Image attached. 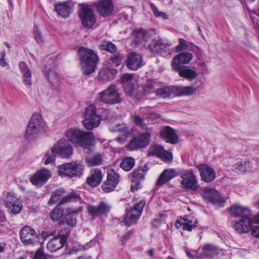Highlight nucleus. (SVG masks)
<instances>
[{
  "label": "nucleus",
  "instance_id": "f3484780",
  "mask_svg": "<svg viewBox=\"0 0 259 259\" xmlns=\"http://www.w3.org/2000/svg\"><path fill=\"white\" fill-rule=\"evenodd\" d=\"M51 177V172L46 168H42L34 173L30 177V181L33 185L40 187L44 185Z\"/></svg>",
  "mask_w": 259,
  "mask_h": 259
},
{
  "label": "nucleus",
  "instance_id": "864d4df0",
  "mask_svg": "<svg viewBox=\"0 0 259 259\" xmlns=\"http://www.w3.org/2000/svg\"><path fill=\"white\" fill-rule=\"evenodd\" d=\"M149 50L153 53L159 52V39L153 40L148 46Z\"/></svg>",
  "mask_w": 259,
  "mask_h": 259
},
{
  "label": "nucleus",
  "instance_id": "39448f33",
  "mask_svg": "<svg viewBox=\"0 0 259 259\" xmlns=\"http://www.w3.org/2000/svg\"><path fill=\"white\" fill-rule=\"evenodd\" d=\"M96 107L91 104L87 107L84 113V119L82 120V124L88 130H92L97 127L100 123L101 117L96 113Z\"/></svg>",
  "mask_w": 259,
  "mask_h": 259
},
{
  "label": "nucleus",
  "instance_id": "052dcab7",
  "mask_svg": "<svg viewBox=\"0 0 259 259\" xmlns=\"http://www.w3.org/2000/svg\"><path fill=\"white\" fill-rule=\"evenodd\" d=\"M122 59V58L121 56L119 55H114L111 57V61H112V64L115 65L116 66H118L120 64Z\"/></svg>",
  "mask_w": 259,
  "mask_h": 259
},
{
  "label": "nucleus",
  "instance_id": "13d9d810",
  "mask_svg": "<svg viewBox=\"0 0 259 259\" xmlns=\"http://www.w3.org/2000/svg\"><path fill=\"white\" fill-rule=\"evenodd\" d=\"M157 96H162V97H169V90L166 88H163L156 90Z\"/></svg>",
  "mask_w": 259,
  "mask_h": 259
},
{
  "label": "nucleus",
  "instance_id": "c03bdc74",
  "mask_svg": "<svg viewBox=\"0 0 259 259\" xmlns=\"http://www.w3.org/2000/svg\"><path fill=\"white\" fill-rule=\"evenodd\" d=\"M179 45L176 46V51L177 52H181L182 51L190 50L192 51L194 50V47L189 48L187 42L183 38H179Z\"/></svg>",
  "mask_w": 259,
  "mask_h": 259
},
{
  "label": "nucleus",
  "instance_id": "20e7f679",
  "mask_svg": "<svg viewBox=\"0 0 259 259\" xmlns=\"http://www.w3.org/2000/svg\"><path fill=\"white\" fill-rule=\"evenodd\" d=\"M45 123L39 113H34L27 126L25 136L28 140L35 137L44 128Z\"/></svg>",
  "mask_w": 259,
  "mask_h": 259
},
{
  "label": "nucleus",
  "instance_id": "9d476101",
  "mask_svg": "<svg viewBox=\"0 0 259 259\" xmlns=\"http://www.w3.org/2000/svg\"><path fill=\"white\" fill-rule=\"evenodd\" d=\"M59 174L62 177L68 176L72 178L81 174L83 169V166L76 162L67 163L59 166Z\"/></svg>",
  "mask_w": 259,
  "mask_h": 259
},
{
  "label": "nucleus",
  "instance_id": "2eb2a0df",
  "mask_svg": "<svg viewBox=\"0 0 259 259\" xmlns=\"http://www.w3.org/2000/svg\"><path fill=\"white\" fill-rule=\"evenodd\" d=\"M119 183V176L113 169L107 171V180L102 186L103 190L108 193L112 191Z\"/></svg>",
  "mask_w": 259,
  "mask_h": 259
},
{
  "label": "nucleus",
  "instance_id": "5fc2aeb1",
  "mask_svg": "<svg viewBox=\"0 0 259 259\" xmlns=\"http://www.w3.org/2000/svg\"><path fill=\"white\" fill-rule=\"evenodd\" d=\"M134 121L135 124L139 126L141 129L144 130L148 128L146 125L144 123L143 119L139 115H135L133 117Z\"/></svg>",
  "mask_w": 259,
  "mask_h": 259
},
{
  "label": "nucleus",
  "instance_id": "de8ad7c7",
  "mask_svg": "<svg viewBox=\"0 0 259 259\" xmlns=\"http://www.w3.org/2000/svg\"><path fill=\"white\" fill-rule=\"evenodd\" d=\"M58 155L57 152H52V148L50 151H48L45 154L44 164L48 165L54 162L55 160L56 156Z\"/></svg>",
  "mask_w": 259,
  "mask_h": 259
},
{
  "label": "nucleus",
  "instance_id": "c9c22d12",
  "mask_svg": "<svg viewBox=\"0 0 259 259\" xmlns=\"http://www.w3.org/2000/svg\"><path fill=\"white\" fill-rule=\"evenodd\" d=\"M116 73V69L105 67L100 71L99 78L103 81H108L113 79Z\"/></svg>",
  "mask_w": 259,
  "mask_h": 259
},
{
  "label": "nucleus",
  "instance_id": "423d86ee",
  "mask_svg": "<svg viewBox=\"0 0 259 259\" xmlns=\"http://www.w3.org/2000/svg\"><path fill=\"white\" fill-rule=\"evenodd\" d=\"M151 133V130L147 128L145 133L133 138L126 146V149L133 151L146 147L150 143Z\"/></svg>",
  "mask_w": 259,
  "mask_h": 259
},
{
  "label": "nucleus",
  "instance_id": "680f3d73",
  "mask_svg": "<svg viewBox=\"0 0 259 259\" xmlns=\"http://www.w3.org/2000/svg\"><path fill=\"white\" fill-rule=\"evenodd\" d=\"M129 136H126V135H121L120 136H117L116 139H115V140L117 142H118V143L120 144H123L125 143L126 140V138L128 137Z\"/></svg>",
  "mask_w": 259,
  "mask_h": 259
},
{
  "label": "nucleus",
  "instance_id": "bf43d9fd",
  "mask_svg": "<svg viewBox=\"0 0 259 259\" xmlns=\"http://www.w3.org/2000/svg\"><path fill=\"white\" fill-rule=\"evenodd\" d=\"M33 259H47V257L42 250L39 248L35 252Z\"/></svg>",
  "mask_w": 259,
  "mask_h": 259
},
{
  "label": "nucleus",
  "instance_id": "7c9ffc66",
  "mask_svg": "<svg viewBox=\"0 0 259 259\" xmlns=\"http://www.w3.org/2000/svg\"><path fill=\"white\" fill-rule=\"evenodd\" d=\"M145 172L143 169L135 170L130 174L132 185L131 190L137 189L140 184V181L144 179Z\"/></svg>",
  "mask_w": 259,
  "mask_h": 259
},
{
  "label": "nucleus",
  "instance_id": "f03ea898",
  "mask_svg": "<svg viewBox=\"0 0 259 259\" xmlns=\"http://www.w3.org/2000/svg\"><path fill=\"white\" fill-rule=\"evenodd\" d=\"M78 55L83 73L89 75L94 72L98 61L97 54L93 50L81 47L78 51Z\"/></svg>",
  "mask_w": 259,
  "mask_h": 259
},
{
  "label": "nucleus",
  "instance_id": "c85d7f7f",
  "mask_svg": "<svg viewBox=\"0 0 259 259\" xmlns=\"http://www.w3.org/2000/svg\"><path fill=\"white\" fill-rule=\"evenodd\" d=\"M19 68L22 73L23 83L28 87L31 85L32 72L27 65L24 62L19 63Z\"/></svg>",
  "mask_w": 259,
  "mask_h": 259
},
{
  "label": "nucleus",
  "instance_id": "6e6d98bb",
  "mask_svg": "<svg viewBox=\"0 0 259 259\" xmlns=\"http://www.w3.org/2000/svg\"><path fill=\"white\" fill-rule=\"evenodd\" d=\"M99 99L101 102L107 104H114L121 101V98H99Z\"/></svg>",
  "mask_w": 259,
  "mask_h": 259
},
{
  "label": "nucleus",
  "instance_id": "72a5a7b5",
  "mask_svg": "<svg viewBox=\"0 0 259 259\" xmlns=\"http://www.w3.org/2000/svg\"><path fill=\"white\" fill-rule=\"evenodd\" d=\"M120 95L119 88L113 84L99 93L100 97H119Z\"/></svg>",
  "mask_w": 259,
  "mask_h": 259
},
{
  "label": "nucleus",
  "instance_id": "5701e85b",
  "mask_svg": "<svg viewBox=\"0 0 259 259\" xmlns=\"http://www.w3.org/2000/svg\"><path fill=\"white\" fill-rule=\"evenodd\" d=\"M103 177L102 171L99 168L91 170V175L87 179V183L92 187H96L101 183Z\"/></svg>",
  "mask_w": 259,
  "mask_h": 259
},
{
  "label": "nucleus",
  "instance_id": "f704fd0d",
  "mask_svg": "<svg viewBox=\"0 0 259 259\" xmlns=\"http://www.w3.org/2000/svg\"><path fill=\"white\" fill-rule=\"evenodd\" d=\"M219 253L218 248L211 244H207L202 248L201 256L208 258H212Z\"/></svg>",
  "mask_w": 259,
  "mask_h": 259
},
{
  "label": "nucleus",
  "instance_id": "412c9836",
  "mask_svg": "<svg viewBox=\"0 0 259 259\" xmlns=\"http://www.w3.org/2000/svg\"><path fill=\"white\" fill-rule=\"evenodd\" d=\"M121 83L127 96H132L135 91L134 84L133 81V74L125 73L121 75Z\"/></svg>",
  "mask_w": 259,
  "mask_h": 259
},
{
  "label": "nucleus",
  "instance_id": "3c124183",
  "mask_svg": "<svg viewBox=\"0 0 259 259\" xmlns=\"http://www.w3.org/2000/svg\"><path fill=\"white\" fill-rule=\"evenodd\" d=\"M249 162L246 160H239L237 162L233 164V167L241 171L246 170L247 165H249Z\"/></svg>",
  "mask_w": 259,
  "mask_h": 259
},
{
  "label": "nucleus",
  "instance_id": "2f4dec72",
  "mask_svg": "<svg viewBox=\"0 0 259 259\" xmlns=\"http://www.w3.org/2000/svg\"><path fill=\"white\" fill-rule=\"evenodd\" d=\"M174 70L178 72L181 77H184L189 80L195 79L198 75L195 70L190 68L188 66H182L179 67V69Z\"/></svg>",
  "mask_w": 259,
  "mask_h": 259
},
{
  "label": "nucleus",
  "instance_id": "8fccbe9b",
  "mask_svg": "<svg viewBox=\"0 0 259 259\" xmlns=\"http://www.w3.org/2000/svg\"><path fill=\"white\" fill-rule=\"evenodd\" d=\"M167 215L165 212L159 214V218L155 219L152 222V225L155 227H158L161 223L165 222Z\"/></svg>",
  "mask_w": 259,
  "mask_h": 259
},
{
  "label": "nucleus",
  "instance_id": "b1692460",
  "mask_svg": "<svg viewBox=\"0 0 259 259\" xmlns=\"http://www.w3.org/2000/svg\"><path fill=\"white\" fill-rule=\"evenodd\" d=\"M150 153L153 155L160 158L164 161H169L172 159V153L165 150L160 145H157L152 147L150 149Z\"/></svg>",
  "mask_w": 259,
  "mask_h": 259
},
{
  "label": "nucleus",
  "instance_id": "7ed1b4c3",
  "mask_svg": "<svg viewBox=\"0 0 259 259\" xmlns=\"http://www.w3.org/2000/svg\"><path fill=\"white\" fill-rule=\"evenodd\" d=\"M66 135L68 140L73 144L83 148L91 145L94 139L92 132L81 131L75 127L68 130Z\"/></svg>",
  "mask_w": 259,
  "mask_h": 259
},
{
  "label": "nucleus",
  "instance_id": "4c0bfd02",
  "mask_svg": "<svg viewBox=\"0 0 259 259\" xmlns=\"http://www.w3.org/2000/svg\"><path fill=\"white\" fill-rule=\"evenodd\" d=\"M45 73L49 81L53 86L57 87L59 85L60 79L55 70L50 69L48 71H45Z\"/></svg>",
  "mask_w": 259,
  "mask_h": 259
},
{
  "label": "nucleus",
  "instance_id": "cd10ccee",
  "mask_svg": "<svg viewBox=\"0 0 259 259\" xmlns=\"http://www.w3.org/2000/svg\"><path fill=\"white\" fill-rule=\"evenodd\" d=\"M181 227H183L184 230L191 231L193 229L198 227V222L195 221L193 223L192 221L189 220L187 216L185 215L181 218L180 219L177 220L176 223V227L177 229H179Z\"/></svg>",
  "mask_w": 259,
  "mask_h": 259
},
{
  "label": "nucleus",
  "instance_id": "09e8293b",
  "mask_svg": "<svg viewBox=\"0 0 259 259\" xmlns=\"http://www.w3.org/2000/svg\"><path fill=\"white\" fill-rule=\"evenodd\" d=\"M64 210L58 207H55L52 211L50 218L53 221H57L63 215Z\"/></svg>",
  "mask_w": 259,
  "mask_h": 259
},
{
  "label": "nucleus",
  "instance_id": "4d7b16f0",
  "mask_svg": "<svg viewBox=\"0 0 259 259\" xmlns=\"http://www.w3.org/2000/svg\"><path fill=\"white\" fill-rule=\"evenodd\" d=\"M159 52L161 51L166 52L171 44L169 42H166L162 39H159Z\"/></svg>",
  "mask_w": 259,
  "mask_h": 259
},
{
  "label": "nucleus",
  "instance_id": "69168bd1",
  "mask_svg": "<svg viewBox=\"0 0 259 259\" xmlns=\"http://www.w3.org/2000/svg\"><path fill=\"white\" fill-rule=\"evenodd\" d=\"M66 223L67 225L74 227L76 225V219L73 218H68L66 219Z\"/></svg>",
  "mask_w": 259,
  "mask_h": 259
},
{
  "label": "nucleus",
  "instance_id": "dca6fc26",
  "mask_svg": "<svg viewBox=\"0 0 259 259\" xmlns=\"http://www.w3.org/2000/svg\"><path fill=\"white\" fill-rule=\"evenodd\" d=\"M69 233L65 234L62 231L58 233L56 236L50 240L47 245V248L51 252H54L61 248L67 241Z\"/></svg>",
  "mask_w": 259,
  "mask_h": 259
},
{
  "label": "nucleus",
  "instance_id": "6ab92c4d",
  "mask_svg": "<svg viewBox=\"0 0 259 259\" xmlns=\"http://www.w3.org/2000/svg\"><path fill=\"white\" fill-rule=\"evenodd\" d=\"M110 209V206L103 201L98 205H89L87 207L89 214L94 218L106 214L109 211Z\"/></svg>",
  "mask_w": 259,
  "mask_h": 259
},
{
  "label": "nucleus",
  "instance_id": "338daca9",
  "mask_svg": "<svg viewBox=\"0 0 259 259\" xmlns=\"http://www.w3.org/2000/svg\"><path fill=\"white\" fill-rule=\"evenodd\" d=\"M34 37L37 42L39 44L42 42L41 35L40 32L38 31H34Z\"/></svg>",
  "mask_w": 259,
  "mask_h": 259
},
{
  "label": "nucleus",
  "instance_id": "1a4fd4ad",
  "mask_svg": "<svg viewBox=\"0 0 259 259\" xmlns=\"http://www.w3.org/2000/svg\"><path fill=\"white\" fill-rule=\"evenodd\" d=\"M20 240L26 245H35L39 242V235L29 226L21 228L19 232Z\"/></svg>",
  "mask_w": 259,
  "mask_h": 259
},
{
  "label": "nucleus",
  "instance_id": "393cba45",
  "mask_svg": "<svg viewBox=\"0 0 259 259\" xmlns=\"http://www.w3.org/2000/svg\"><path fill=\"white\" fill-rule=\"evenodd\" d=\"M161 138L166 142L175 144L178 142V137L174 129L169 126H166L161 129L160 131Z\"/></svg>",
  "mask_w": 259,
  "mask_h": 259
},
{
  "label": "nucleus",
  "instance_id": "49530a36",
  "mask_svg": "<svg viewBox=\"0 0 259 259\" xmlns=\"http://www.w3.org/2000/svg\"><path fill=\"white\" fill-rule=\"evenodd\" d=\"M149 5L150 8L154 15V16L157 18H162L164 19H167V16L166 13L160 11L158 8L153 3H150Z\"/></svg>",
  "mask_w": 259,
  "mask_h": 259
},
{
  "label": "nucleus",
  "instance_id": "473e14b6",
  "mask_svg": "<svg viewBox=\"0 0 259 259\" xmlns=\"http://www.w3.org/2000/svg\"><path fill=\"white\" fill-rule=\"evenodd\" d=\"M177 176V173L174 169H165L160 175L156 182V185L162 186Z\"/></svg>",
  "mask_w": 259,
  "mask_h": 259
},
{
  "label": "nucleus",
  "instance_id": "bb28decb",
  "mask_svg": "<svg viewBox=\"0 0 259 259\" xmlns=\"http://www.w3.org/2000/svg\"><path fill=\"white\" fill-rule=\"evenodd\" d=\"M73 4L69 1L59 4L55 6V10L59 15L63 18L69 17L73 11Z\"/></svg>",
  "mask_w": 259,
  "mask_h": 259
},
{
  "label": "nucleus",
  "instance_id": "4468645a",
  "mask_svg": "<svg viewBox=\"0 0 259 259\" xmlns=\"http://www.w3.org/2000/svg\"><path fill=\"white\" fill-rule=\"evenodd\" d=\"M181 177L182 178L181 184L186 189L192 190H197L198 189L197 177L191 170H185L181 172Z\"/></svg>",
  "mask_w": 259,
  "mask_h": 259
},
{
  "label": "nucleus",
  "instance_id": "0e129e2a",
  "mask_svg": "<svg viewBox=\"0 0 259 259\" xmlns=\"http://www.w3.org/2000/svg\"><path fill=\"white\" fill-rule=\"evenodd\" d=\"M251 234L257 238H259V226H255L252 227Z\"/></svg>",
  "mask_w": 259,
  "mask_h": 259
},
{
  "label": "nucleus",
  "instance_id": "9b49d317",
  "mask_svg": "<svg viewBox=\"0 0 259 259\" xmlns=\"http://www.w3.org/2000/svg\"><path fill=\"white\" fill-rule=\"evenodd\" d=\"M52 152H57L63 158H69L73 154V148L65 139H61L52 147Z\"/></svg>",
  "mask_w": 259,
  "mask_h": 259
},
{
  "label": "nucleus",
  "instance_id": "a211bd4d",
  "mask_svg": "<svg viewBox=\"0 0 259 259\" xmlns=\"http://www.w3.org/2000/svg\"><path fill=\"white\" fill-rule=\"evenodd\" d=\"M201 180L206 183H210L216 178L214 169L206 164H201L197 166Z\"/></svg>",
  "mask_w": 259,
  "mask_h": 259
},
{
  "label": "nucleus",
  "instance_id": "79ce46f5",
  "mask_svg": "<svg viewBox=\"0 0 259 259\" xmlns=\"http://www.w3.org/2000/svg\"><path fill=\"white\" fill-rule=\"evenodd\" d=\"M177 91L179 96H191L195 89L193 87H181L177 88Z\"/></svg>",
  "mask_w": 259,
  "mask_h": 259
},
{
  "label": "nucleus",
  "instance_id": "e2e57ef3",
  "mask_svg": "<svg viewBox=\"0 0 259 259\" xmlns=\"http://www.w3.org/2000/svg\"><path fill=\"white\" fill-rule=\"evenodd\" d=\"M132 234H133V231H130L127 232V233H126L123 235V236L122 237V238L121 240L122 245H124L126 243V241L131 237V236H132Z\"/></svg>",
  "mask_w": 259,
  "mask_h": 259
},
{
  "label": "nucleus",
  "instance_id": "ea45409f",
  "mask_svg": "<svg viewBox=\"0 0 259 259\" xmlns=\"http://www.w3.org/2000/svg\"><path fill=\"white\" fill-rule=\"evenodd\" d=\"M135 160L131 157L124 158L120 163V167L124 171L131 170L135 166Z\"/></svg>",
  "mask_w": 259,
  "mask_h": 259
},
{
  "label": "nucleus",
  "instance_id": "aec40b11",
  "mask_svg": "<svg viewBox=\"0 0 259 259\" xmlns=\"http://www.w3.org/2000/svg\"><path fill=\"white\" fill-rule=\"evenodd\" d=\"M193 55L188 52H183L176 56L172 60V68L174 69H179L182 64H187L193 59Z\"/></svg>",
  "mask_w": 259,
  "mask_h": 259
},
{
  "label": "nucleus",
  "instance_id": "4be33fe9",
  "mask_svg": "<svg viewBox=\"0 0 259 259\" xmlns=\"http://www.w3.org/2000/svg\"><path fill=\"white\" fill-rule=\"evenodd\" d=\"M144 64L142 57L136 53H131L127 59V67L131 70H137Z\"/></svg>",
  "mask_w": 259,
  "mask_h": 259
},
{
  "label": "nucleus",
  "instance_id": "a18cd8bd",
  "mask_svg": "<svg viewBox=\"0 0 259 259\" xmlns=\"http://www.w3.org/2000/svg\"><path fill=\"white\" fill-rule=\"evenodd\" d=\"M115 131L118 132L121 135L130 136L131 135V131L128 127L124 124H118L116 125Z\"/></svg>",
  "mask_w": 259,
  "mask_h": 259
},
{
  "label": "nucleus",
  "instance_id": "e433bc0d",
  "mask_svg": "<svg viewBox=\"0 0 259 259\" xmlns=\"http://www.w3.org/2000/svg\"><path fill=\"white\" fill-rule=\"evenodd\" d=\"M85 161L90 167L99 165L102 163L103 156L99 153L89 154L86 157Z\"/></svg>",
  "mask_w": 259,
  "mask_h": 259
},
{
  "label": "nucleus",
  "instance_id": "774afa93",
  "mask_svg": "<svg viewBox=\"0 0 259 259\" xmlns=\"http://www.w3.org/2000/svg\"><path fill=\"white\" fill-rule=\"evenodd\" d=\"M6 220L4 211L0 209V222H4Z\"/></svg>",
  "mask_w": 259,
  "mask_h": 259
},
{
  "label": "nucleus",
  "instance_id": "f257e3e1",
  "mask_svg": "<svg viewBox=\"0 0 259 259\" xmlns=\"http://www.w3.org/2000/svg\"><path fill=\"white\" fill-rule=\"evenodd\" d=\"M229 211L232 217H241L233 225L235 230L239 234L248 232L253 225L251 210L247 207L234 205L230 207Z\"/></svg>",
  "mask_w": 259,
  "mask_h": 259
},
{
  "label": "nucleus",
  "instance_id": "a878e982",
  "mask_svg": "<svg viewBox=\"0 0 259 259\" xmlns=\"http://www.w3.org/2000/svg\"><path fill=\"white\" fill-rule=\"evenodd\" d=\"M113 9L112 0H100L97 9L100 15L108 16L111 15Z\"/></svg>",
  "mask_w": 259,
  "mask_h": 259
},
{
  "label": "nucleus",
  "instance_id": "37998d69",
  "mask_svg": "<svg viewBox=\"0 0 259 259\" xmlns=\"http://www.w3.org/2000/svg\"><path fill=\"white\" fill-rule=\"evenodd\" d=\"M65 193V191L63 189H58L54 191L51 196V197L49 201V204L52 205L58 201L60 197Z\"/></svg>",
  "mask_w": 259,
  "mask_h": 259
},
{
  "label": "nucleus",
  "instance_id": "58836bf2",
  "mask_svg": "<svg viewBox=\"0 0 259 259\" xmlns=\"http://www.w3.org/2000/svg\"><path fill=\"white\" fill-rule=\"evenodd\" d=\"M80 200V195L75 191H72L68 195L63 197L59 202V205H62L70 202L78 201Z\"/></svg>",
  "mask_w": 259,
  "mask_h": 259
},
{
  "label": "nucleus",
  "instance_id": "f8f14e48",
  "mask_svg": "<svg viewBox=\"0 0 259 259\" xmlns=\"http://www.w3.org/2000/svg\"><path fill=\"white\" fill-rule=\"evenodd\" d=\"M5 202L8 211L11 214H18L23 208L20 200L13 193L9 192L5 199Z\"/></svg>",
  "mask_w": 259,
  "mask_h": 259
},
{
  "label": "nucleus",
  "instance_id": "a19ab883",
  "mask_svg": "<svg viewBox=\"0 0 259 259\" xmlns=\"http://www.w3.org/2000/svg\"><path fill=\"white\" fill-rule=\"evenodd\" d=\"M99 47L102 50L107 51L111 53L116 52L117 50L116 47L114 44L107 40L101 41Z\"/></svg>",
  "mask_w": 259,
  "mask_h": 259
},
{
  "label": "nucleus",
  "instance_id": "ddd939ff",
  "mask_svg": "<svg viewBox=\"0 0 259 259\" xmlns=\"http://www.w3.org/2000/svg\"><path fill=\"white\" fill-rule=\"evenodd\" d=\"M202 197L207 202H210L218 206H222L225 203L224 199L213 188H203L202 190Z\"/></svg>",
  "mask_w": 259,
  "mask_h": 259
},
{
  "label": "nucleus",
  "instance_id": "c756f323",
  "mask_svg": "<svg viewBox=\"0 0 259 259\" xmlns=\"http://www.w3.org/2000/svg\"><path fill=\"white\" fill-rule=\"evenodd\" d=\"M133 42L136 45L141 44L150 38L149 33L144 29L135 30L133 32Z\"/></svg>",
  "mask_w": 259,
  "mask_h": 259
},
{
  "label": "nucleus",
  "instance_id": "6e6552de",
  "mask_svg": "<svg viewBox=\"0 0 259 259\" xmlns=\"http://www.w3.org/2000/svg\"><path fill=\"white\" fill-rule=\"evenodd\" d=\"M145 205V201L141 200L135 204L133 207L126 211L124 218V223L125 226H130L137 222L142 214Z\"/></svg>",
  "mask_w": 259,
  "mask_h": 259
},
{
  "label": "nucleus",
  "instance_id": "0eeeda50",
  "mask_svg": "<svg viewBox=\"0 0 259 259\" xmlns=\"http://www.w3.org/2000/svg\"><path fill=\"white\" fill-rule=\"evenodd\" d=\"M78 14L83 26L85 28H91L96 22L93 10L87 5H79Z\"/></svg>",
  "mask_w": 259,
  "mask_h": 259
},
{
  "label": "nucleus",
  "instance_id": "603ef678",
  "mask_svg": "<svg viewBox=\"0 0 259 259\" xmlns=\"http://www.w3.org/2000/svg\"><path fill=\"white\" fill-rule=\"evenodd\" d=\"M143 90L145 95L154 92L155 88L153 83L151 81H148L143 85Z\"/></svg>",
  "mask_w": 259,
  "mask_h": 259
}]
</instances>
